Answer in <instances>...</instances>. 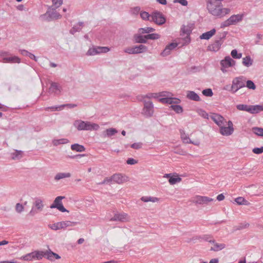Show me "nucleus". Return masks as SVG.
I'll use <instances>...</instances> for the list:
<instances>
[{"instance_id":"obj_1","label":"nucleus","mask_w":263,"mask_h":263,"mask_svg":"<svg viewBox=\"0 0 263 263\" xmlns=\"http://www.w3.org/2000/svg\"><path fill=\"white\" fill-rule=\"evenodd\" d=\"M207 9L209 12L214 16L222 17L230 13L231 10L227 8H222V5L218 0H207Z\"/></svg>"},{"instance_id":"obj_2","label":"nucleus","mask_w":263,"mask_h":263,"mask_svg":"<svg viewBox=\"0 0 263 263\" xmlns=\"http://www.w3.org/2000/svg\"><path fill=\"white\" fill-rule=\"evenodd\" d=\"M73 126L78 130H97L99 125L96 123L81 120H77L73 122Z\"/></svg>"},{"instance_id":"obj_3","label":"nucleus","mask_w":263,"mask_h":263,"mask_svg":"<svg viewBox=\"0 0 263 263\" xmlns=\"http://www.w3.org/2000/svg\"><path fill=\"white\" fill-rule=\"evenodd\" d=\"M245 16V14L243 13L232 15L228 19L221 24V28H224L230 25H235L240 22L243 20Z\"/></svg>"},{"instance_id":"obj_4","label":"nucleus","mask_w":263,"mask_h":263,"mask_svg":"<svg viewBox=\"0 0 263 263\" xmlns=\"http://www.w3.org/2000/svg\"><path fill=\"white\" fill-rule=\"evenodd\" d=\"M42 17L47 21L50 22L52 20H58L61 18V15L55 9L48 10L46 13L41 16Z\"/></svg>"},{"instance_id":"obj_5","label":"nucleus","mask_w":263,"mask_h":263,"mask_svg":"<svg viewBox=\"0 0 263 263\" xmlns=\"http://www.w3.org/2000/svg\"><path fill=\"white\" fill-rule=\"evenodd\" d=\"M245 86V81L243 80L242 77L235 78L232 81L231 90L233 93L236 92L240 88Z\"/></svg>"},{"instance_id":"obj_6","label":"nucleus","mask_w":263,"mask_h":263,"mask_svg":"<svg viewBox=\"0 0 263 263\" xmlns=\"http://www.w3.org/2000/svg\"><path fill=\"white\" fill-rule=\"evenodd\" d=\"M142 113L146 117H150L152 116L154 113V106L151 101H144V107Z\"/></svg>"},{"instance_id":"obj_7","label":"nucleus","mask_w":263,"mask_h":263,"mask_svg":"<svg viewBox=\"0 0 263 263\" xmlns=\"http://www.w3.org/2000/svg\"><path fill=\"white\" fill-rule=\"evenodd\" d=\"M214 199L206 196L197 195L193 197L191 201L196 204H207L209 202L213 201Z\"/></svg>"},{"instance_id":"obj_8","label":"nucleus","mask_w":263,"mask_h":263,"mask_svg":"<svg viewBox=\"0 0 263 263\" xmlns=\"http://www.w3.org/2000/svg\"><path fill=\"white\" fill-rule=\"evenodd\" d=\"M109 51V48L107 47L97 46L90 48L87 51L86 54L87 55H94L101 53H106Z\"/></svg>"},{"instance_id":"obj_9","label":"nucleus","mask_w":263,"mask_h":263,"mask_svg":"<svg viewBox=\"0 0 263 263\" xmlns=\"http://www.w3.org/2000/svg\"><path fill=\"white\" fill-rule=\"evenodd\" d=\"M151 21L154 22L159 25H161L165 23L166 20L162 13L155 11L151 15Z\"/></svg>"},{"instance_id":"obj_10","label":"nucleus","mask_w":263,"mask_h":263,"mask_svg":"<svg viewBox=\"0 0 263 263\" xmlns=\"http://www.w3.org/2000/svg\"><path fill=\"white\" fill-rule=\"evenodd\" d=\"M235 64V61L233 60L230 56H227L224 59L221 61V70L223 72L227 71L225 68L233 66Z\"/></svg>"},{"instance_id":"obj_11","label":"nucleus","mask_w":263,"mask_h":263,"mask_svg":"<svg viewBox=\"0 0 263 263\" xmlns=\"http://www.w3.org/2000/svg\"><path fill=\"white\" fill-rule=\"evenodd\" d=\"M225 36V33L220 34L219 36H218L217 39L215 40L214 43L208 47L209 49L211 51H217L220 49L221 45L222 43V39L224 38Z\"/></svg>"},{"instance_id":"obj_12","label":"nucleus","mask_w":263,"mask_h":263,"mask_svg":"<svg viewBox=\"0 0 263 263\" xmlns=\"http://www.w3.org/2000/svg\"><path fill=\"white\" fill-rule=\"evenodd\" d=\"M111 181L118 184H122L129 180L127 176L121 174H115L111 177Z\"/></svg>"},{"instance_id":"obj_13","label":"nucleus","mask_w":263,"mask_h":263,"mask_svg":"<svg viewBox=\"0 0 263 263\" xmlns=\"http://www.w3.org/2000/svg\"><path fill=\"white\" fill-rule=\"evenodd\" d=\"M211 118L219 127L224 125L226 122V120L224 118L219 114H213L211 116Z\"/></svg>"},{"instance_id":"obj_14","label":"nucleus","mask_w":263,"mask_h":263,"mask_svg":"<svg viewBox=\"0 0 263 263\" xmlns=\"http://www.w3.org/2000/svg\"><path fill=\"white\" fill-rule=\"evenodd\" d=\"M209 242L213 245V247L210 248V251H211L218 252L226 248L224 243H218L215 240H210Z\"/></svg>"},{"instance_id":"obj_15","label":"nucleus","mask_w":263,"mask_h":263,"mask_svg":"<svg viewBox=\"0 0 263 263\" xmlns=\"http://www.w3.org/2000/svg\"><path fill=\"white\" fill-rule=\"evenodd\" d=\"M263 111V106L260 105H249L248 112L252 114H255Z\"/></svg>"},{"instance_id":"obj_16","label":"nucleus","mask_w":263,"mask_h":263,"mask_svg":"<svg viewBox=\"0 0 263 263\" xmlns=\"http://www.w3.org/2000/svg\"><path fill=\"white\" fill-rule=\"evenodd\" d=\"M127 219V215L125 213L116 214L114 216L110 219V221H125Z\"/></svg>"},{"instance_id":"obj_17","label":"nucleus","mask_w":263,"mask_h":263,"mask_svg":"<svg viewBox=\"0 0 263 263\" xmlns=\"http://www.w3.org/2000/svg\"><path fill=\"white\" fill-rule=\"evenodd\" d=\"M220 127V133L223 136L231 135L234 132V128H230V127H226L222 125Z\"/></svg>"},{"instance_id":"obj_18","label":"nucleus","mask_w":263,"mask_h":263,"mask_svg":"<svg viewBox=\"0 0 263 263\" xmlns=\"http://www.w3.org/2000/svg\"><path fill=\"white\" fill-rule=\"evenodd\" d=\"M186 98L189 100L195 101H200L199 96L194 91H187L186 93Z\"/></svg>"},{"instance_id":"obj_19","label":"nucleus","mask_w":263,"mask_h":263,"mask_svg":"<svg viewBox=\"0 0 263 263\" xmlns=\"http://www.w3.org/2000/svg\"><path fill=\"white\" fill-rule=\"evenodd\" d=\"M181 138L184 143H192L195 145H198L199 143V142L192 141L184 132H181Z\"/></svg>"},{"instance_id":"obj_20","label":"nucleus","mask_w":263,"mask_h":263,"mask_svg":"<svg viewBox=\"0 0 263 263\" xmlns=\"http://www.w3.org/2000/svg\"><path fill=\"white\" fill-rule=\"evenodd\" d=\"M216 33V29H213L209 31H207L206 32H204L202 33L200 36V39L202 40H209L210 39L212 36H213Z\"/></svg>"},{"instance_id":"obj_21","label":"nucleus","mask_w":263,"mask_h":263,"mask_svg":"<svg viewBox=\"0 0 263 263\" xmlns=\"http://www.w3.org/2000/svg\"><path fill=\"white\" fill-rule=\"evenodd\" d=\"M78 223V222L70 221H65L60 222V226L61 229H65L67 227H74Z\"/></svg>"},{"instance_id":"obj_22","label":"nucleus","mask_w":263,"mask_h":263,"mask_svg":"<svg viewBox=\"0 0 263 263\" xmlns=\"http://www.w3.org/2000/svg\"><path fill=\"white\" fill-rule=\"evenodd\" d=\"M118 133V130L114 128H109L103 132L104 137H110Z\"/></svg>"},{"instance_id":"obj_23","label":"nucleus","mask_w":263,"mask_h":263,"mask_svg":"<svg viewBox=\"0 0 263 263\" xmlns=\"http://www.w3.org/2000/svg\"><path fill=\"white\" fill-rule=\"evenodd\" d=\"M134 39L135 42L137 43H146L147 40L146 35L136 34L134 36Z\"/></svg>"},{"instance_id":"obj_24","label":"nucleus","mask_w":263,"mask_h":263,"mask_svg":"<svg viewBox=\"0 0 263 263\" xmlns=\"http://www.w3.org/2000/svg\"><path fill=\"white\" fill-rule=\"evenodd\" d=\"M181 32L183 35H186V39L188 40V42H189L190 41L189 36L192 32L191 28L188 26L183 25L181 28Z\"/></svg>"},{"instance_id":"obj_25","label":"nucleus","mask_w":263,"mask_h":263,"mask_svg":"<svg viewBox=\"0 0 263 263\" xmlns=\"http://www.w3.org/2000/svg\"><path fill=\"white\" fill-rule=\"evenodd\" d=\"M65 198V197L64 196H58L55 198L53 203L50 205V208L51 209L57 208L59 205L62 203L61 201Z\"/></svg>"},{"instance_id":"obj_26","label":"nucleus","mask_w":263,"mask_h":263,"mask_svg":"<svg viewBox=\"0 0 263 263\" xmlns=\"http://www.w3.org/2000/svg\"><path fill=\"white\" fill-rule=\"evenodd\" d=\"M23 152L22 151L15 150L11 154V158L13 160H20L23 157Z\"/></svg>"},{"instance_id":"obj_27","label":"nucleus","mask_w":263,"mask_h":263,"mask_svg":"<svg viewBox=\"0 0 263 263\" xmlns=\"http://www.w3.org/2000/svg\"><path fill=\"white\" fill-rule=\"evenodd\" d=\"M2 62L3 63H20V59L16 57H4Z\"/></svg>"},{"instance_id":"obj_28","label":"nucleus","mask_w":263,"mask_h":263,"mask_svg":"<svg viewBox=\"0 0 263 263\" xmlns=\"http://www.w3.org/2000/svg\"><path fill=\"white\" fill-rule=\"evenodd\" d=\"M33 205L39 211H42L44 206L43 201L40 198H36Z\"/></svg>"},{"instance_id":"obj_29","label":"nucleus","mask_w":263,"mask_h":263,"mask_svg":"<svg viewBox=\"0 0 263 263\" xmlns=\"http://www.w3.org/2000/svg\"><path fill=\"white\" fill-rule=\"evenodd\" d=\"M71 149L72 151H74L77 152H83L85 151V148L83 145H80L78 143L72 144L71 145Z\"/></svg>"},{"instance_id":"obj_30","label":"nucleus","mask_w":263,"mask_h":263,"mask_svg":"<svg viewBox=\"0 0 263 263\" xmlns=\"http://www.w3.org/2000/svg\"><path fill=\"white\" fill-rule=\"evenodd\" d=\"M71 176V174L69 173H59L54 177V179L58 181L60 179L69 178Z\"/></svg>"},{"instance_id":"obj_31","label":"nucleus","mask_w":263,"mask_h":263,"mask_svg":"<svg viewBox=\"0 0 263 263\" xmlns=\"http://www.w3.org/2000/svg\"><path fill=\"white\" fill-rule=\"evenodd\" d=\"M33 253L34 259L41 260L45 256V252L44 251H33Z\"/></svg>"},{"instance_id":"obj_32","label":"nucleus","mask_w":263,"mask_h":263,"mask_svg":"<svg viewBox=\"0 0 263 263\" xmlns=\"http://www.w3.org/2000/svg\"><path fill=\"white\" fill-rule=\"evenodd\" d=\"M235 201L238 204V205H248L250 204V203L246 200L243 197H238L236 198L235 199Z\"/></svg>"},{"instance_id":"obj_33","label":"nucleus","mask_w":263,"mask_h":263,"mask_svg":"<svg viewBox=\"0 0 263 263\" xmlns=\"http://www.w3.org/2000/svg\"><path fill=\"white\" fill-rule=\"evenodd\" d=\"M57 90H60V86L57 83L51 82L49 91L50 92L56 93Z\"/></svg>"},{"instance_id":"obj_34","label":"nucleus","mask_w":263,"mask_h":263,"mask_svg":"<svg viewBox=\"0 0 263 263\" xmlns=\"http://www.w3.org/2000/svg\"><path fill=\"white\" fill-rule=\"evenodd\" d=\"M242 64L246 67H250L253 64V60L250 56H247L242 59Z\"/></svg>"},{"instance_id":"obj_35","label":"nucleus","mask_w":263,"mask_h":263,"mask_svg":"<svg viewBox=\"0 0 263 263\" xmlns=\"http://www.w3.org/2000/svg\"><path fill=\"white\" fill-rule=\"evenodd\" d=\"M136 51V53H141L147 51V47L143 45H139L138 46H135Z\"/></svg>"},{"instance_id":"obj_36","label":"nucleus","mask_w":263,"mask_h":263,"mask_svg":"<svg viewBox=\"0 0 263 263\" xmlns=\"http://www.w3.org/2000/svg\"><path fill=\"white\" fill-rule=\"evenodd\" d=\"M69 142L68 140L67 139H54L52 140V144L54 146H58L60 144H66Z\"/></svg>"},{"instance_id":"obj_37","label":"nucleus","mask_w":263,"mask_h":263,"mask_svg":"<svg viewBox=\"0 0 263 263\" xmlns=\"http://www.w3.org/2000/svg\"><path fill=\"white\" fill-rule=\"evenodd\" d=\"M141 200L145 202H147L148 201H151L153 202H157L159 199L157 197H147V196H143L141 198Z\"/></svg>"},{"instance_id":"obj_38","label":"nucleus","mask_w":263,"mask_h":263,"mask_svg":"<svg viewBox=\"0 0 263 263\" xmlns=\"http://www.w3.org/2000/svg\"><path fill=\"white\" fill-rule=\"evenodd\" d=\"M155 31V29L152 27H145L139 29L138 32L141 34L149 33Z\"/></svg>"},{"instance_id":"obj_39","label":"nucleus","mask_w":263,"mask_h":263,"mask_svg":"<svg viewBox=\"0 0 263 263\" xmlns=\"http://www.w3.org/2000/svg\"><path fill=\"white\" fill-rule=\"evenodd\" d=\"M252 130L256 135L263 137V128L254 127L252 128Z\"/></svg>"},{"instance_id":"obj_40","label":"nucleus","mask_w":263,"mask_h":263,"mask_svg":"<svg viewBox=\"0 0 263 263\" xmlns=\"http://www.w3.org/2000/svg\"><path fill=\"white\" fill-rule=\"evenodd\" d=\"M33 252L28 253L26 254L25 255L22 256L20 259L25 260V261H30L34 259V256H33Z\"/></svg>"},{"instance_id":"obj_41","label":"nucleus","mask_w":263,"mask_h":263,"mask_svg":"<svg viewBox=\"0 0 263 263\" xmlns=\"http://www.w3.org/2000/svg\"><path fill=\"white\" fill-rule=\"evenodd\" d=\"M171 107L177 114L181 113L183 112V108L180 105H171Z\"/></svg>"},{"instance_id":"obj_42","label":"nucleus","mask_w":263,"mask_h":263,"mask_svg":"<svg viewBox=\"0 0 263 263\" xmlns=\"http://www.w3.org/2000/svg\"><path fill=\"white\" fill-rule=\"evenodd\" d=\"M236 108L239 110L249 111V105L246 104H238L236 105Z\"/></svg>"},{"instance_id":"obj_43","label":"nucleus","mask_w":263,"mask_h":263,"mask_svg":"<svg viewBox=\"0 0 263 263\" xmlns=\"http://www.w3.org/2000/svg\"><path fill=\"white\" fill-rule=\"evenodd\" d=\"M196 111L198 113V114L202 118L204 119L209 118V115L208 113L204 110L202 109H198Z\"/></svg>"},{"instance_id":"obj_44","label":"nucleus","mask_w":263,"mask_h":263,"mask_svg":"<svg viewBox=\"0 0 263 263\" xmlns=\"http://www.w3.org/2000/svg\"><path fill=\"white\" fill-rule=\"evenodd\" d=\"M181 178L180 177H173V176L171 177V178L169 179L168 181L169 183L172 184L174 185L177 182H179L181 181Z\"/></svg>"},{"instance_id":"obj_45","label":"nucleus","mask_w":263,"mask_h":263,"mask_svg":"<svg viewBox=\"0 0 263 263\" xmlns=\"http://www.w3.org/2000/svg\"><path fill=\"white\" fill-rule=\"evenodd\" d=\"M141 17L143 20H147L151 21L149 18H151V16L149 14V13L146 11H141L140 13Z\"/></svg>"},{"instance_id":"obj_46","label":"nucleus","mask_w":263,"mask_h":263,"mask_svg":"<svg viewBox=\"0 0 263 263\" xmlns=\"http://www.w3.org/2000/svg\"><path fill=\"white\" fill-rule=\"evenodd\" d=\"M53 253V252H52L50 250L49 251H45V257L47 258L48 260H50L51 261L54 260V256L52 255L51 254Z\"/></svg>"},{"instance_id":"obj_47","label":"nucleus","mask_w":263,"mask_h":263,"mask_svg":"<svg viewBox=\"0 0 263 263\" xmlns=\"http://www.w3.org/2000/svg\"><path fill=\"white\" fill-rule=\"evenodd\" d=\"M202 93L206 97H212L213 95L212 90L211 88H207L203 90Z\"/></svg>"},{"instance_id":"obj_48","label":"nucleus","mask_w":263,"mask_h":263,"mask_svg":"<svg viewBox=\"0 0 263 263\" xmlns=\"http://www.w3.org/2000/svg\"><path fill=\"white\" fill-rule=\"evenodd\" d=\"M147 40H157L160 38V35L157 33H151L146 35Z\"/></svg>"},{"instance_id":"obj_49","label":"nucleus","mask_w":263,"mask_h":263,"mask_svg":"<svg viewBox=\"0 0 263 263\" xmlns=\"http://www.w3.org/2000/svg\"><path fill=\"white\" fill-rule=\"evenodd\" d=\"M246 86L250 89L254 90L256 88V85L251 80H248L246 82Z\"/></svg>"},{"instance_id":"obj_50","label":"nucleus","mask_w":263,"mask_h":263,"mask_svg":"<svg viewBox=\"0 0 263 263\" xmlns=\"http://www.w3.org/2000/svg\"><path fill=\"white\" fill-rule=\"evenodd\" d=\"M124 52L128 54H137L135 46L126 48L124 49Z\"/></svg>"},{"instance_id":"obj_51","label":"nucleus","mask_w":263,"mask_h":263,"mask_svg":"<svg viewBox=\"0 0 263 263\" xmlns=\"http://www.w3.org/2000/svg\"><path fill=\"white\" fill-rule=\"evenodd\" d=\"M231 54L234 59H240L242 56V54L238 53L236 49L232 50Z\"/></svg>"},{"instance_id":"obj_52","label":"nucleus","mask_w":263,"mask_h":263,"mask_svg":"<svg viewBox=\"0 0 263 263\" xmlns=\"http://www.w3.org/2000/svg\"><path fill=\"white\" fill-rule=\"evenodd\" d=\"M24 210V207L22 204H21L20 203H17L16 204L15 211L16 212H17L18 213H21Z\"/></svg>"},{"instance_id":"obj_53","label":"nucleus","mask_w":263,"mask_h":263,"mask_svg":"<svg viewBox=\"0 0 263 263\" xmlns=\"http://www.w3.org/2000/svg\"><path fill=\"white\" fill-rule=\"evenodd\" d=\"M140 7L139 6L135 7L130 9V12L133 15H137L140 11Z\"/></svg>"},{"instance_id":"obj_54","label":"nucleus","mask_w":263,"mask_h":263,"mask_svg":"<svg viewBox=\"0 0 263 263\" xmlns=\"http://www.w3.org/2000/svg\"><path fill=\"white\" fill-rule=\"evenodd\" d=\"M171 50L170 48L166 46L163 51L161 53L160 55L164 57H166L171 53Z\"/></svg>"},{"instance_id":"obj_55","label":"nucleus","mask_w":263,"mask_h":263,"mask_svg":"<svg viewBox=\"0 0 263 263\" xmlns=\"http://www.w3.org/2000/svg\"><path fill=\"white\" fill-rule=\"evenodd\" d=\"M249 226V224L248 223H240L239 226L235 227V230H240L247 228Z\"/></svg>"},{"instance_id":"obj_56","label":"nucleus","mask_w":263,"mask_h":263,"mask_svg":"<svg viewBox=\"0 0 263 263\" xmlns=\"http://www.w3.org/2000/svg\"><path fill=\"white\" fill-rule=\"evenodd\" d=\"M180 100L178 98L171 97V100L169 102V104L173 105V104H174L175 105H177L178 104L180 103Z\"/></svg>"},{"instance_id":"obj_57","label":"nucleus","mask_w":263,"mask_h":263,"mask_svg":"<svg viewBox=\"0 0 263 263\" xmlns=\"http://www.w3.org/2000/svg\"><path fill=\"white\" fill-rule=\"evenodd\" d=\"M252 152L256 154H260L263 153V146L254 148Z\"/></svg>"},{"instance_id":"obj_58","label":"nucleus","mask_w":263,"mask_h":263,"mask_svg":"<svg viewBox=\"0 0 263 263\" xmlns=\"http://www.w3.org/2000/svg\"><path fill=\"white\" fill-rule=\"evenodd\" d=\"M142 143L141 142L134 143L131 145V147L134 149H138L142 147Z\"/></svg>"},{"instance_id":"obj_59","label":"nucleus","mask_w":263,"mask_h":263,"mask_svg":"<svg viewBox=\"0 0 263 263\" xmlns=\"http://www.w3.org/2000/svg\"><path fill=\"white\" fill-rule=\"evenodd\" d=\"M81 30V27H79L78 26H74L70 29V33L72 34H74L76 32L80 31Z\"/></svg>"},{"instance_id":"obj_60","label":"nucleus","mask_w":263,"mask_h":263,"mask_svg":"<svg viewBox=\"0 0 263 263\" xmlns=\"http://www.w3.org/2000/svg\"><path fill=\"white\" fill-rule=\"evenodd\" d=\"M49 109H51L52 110H58L62 109L61 105L59 106H51V107H47L45 108V110L46 111H48Z\"/></svg>"},{"instance_id":"obj_61","label":"nucleus","mask_w":263,"mask_h":263,"mask_svg":"<svg viewBox=\"0 0 263 263\" xmlns=\"http://www.w3.org/2000/svg\"><path fill=\"white\" fill-rule=\"evenodd\" d=\"M52 3L55 8H58L62 4L63 0H52Z\"/></svg>"},{"instance_id":"obj_62","label":"nucleus","mask_w":263,"mask_h":263,"mask_svg":"<svg viewBox=\"0 0 263 263\" xmlns=\"http://www.w3.org/2000/svg\"><path fill=\"white\" fill-rule=\"evenodd\" d=\"M50 228L54 230H58L61 229V227L60 226V222H57L56 223H54L52 225L49 226Z\"/></svg>"},{"instance_id":"obj_63","label":"nucleus","mask_w":263,"mask_h":263,"mask_svg":"<svg viewBox=\"0 0 263 263\" xmlns=\"http://www.w3.org/2000/svg\"><path fill=\"white\" fill-rule=\"evenodd\" d=\"M174 3H178L183 6H187L188 4L186 0H174Z\"/></svg>"},{"instance_id":"obj_64","label":"nucleus","mask_w":263,"mask_h":263,"mask_svg":"<svg viewBox=\"0 0 263 263\" xmlns=\"http://www.w3.org/2000/svg\"><path fill=\"white\" fill-rule=\"evenodd\" d=\"M126 163L128 164L133 165L138 163V161L133 158H128L126 161Z\"/></svg>"}]
</instances>
